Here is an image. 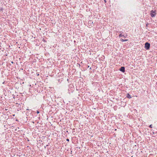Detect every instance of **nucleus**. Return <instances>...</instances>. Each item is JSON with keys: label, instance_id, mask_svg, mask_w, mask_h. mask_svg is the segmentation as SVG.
<instances>
[{"label": "nucleus", "instance_id": "nucleus-1", "mask_svg": "<svg viewBox=\"0 0 157 157\" xmlns=\"http://www.w3.org/2000/svg\"><path fill=\"white\" fill-rule=\"evenodd\" d=\"M156 13H155V11H154L153 10H151L150 11V15L152 17H155L156 15Z\"/></svg>", "mask_w": 157, "mask_h": 157}, {"label": "nucleus", "instance_id": "nucleus-2", "mask_svg": "<svg viewBox=\"0 0 157 157\" xmlns=\"http://www.w3.org/2000/svg\"><path fill=\"white\" fill-rule=\"evenodd\" d=\"M150 44L148 42H146L145 44V48L147 50H148L150 48Z\"/></svg>", "mask_w": 157, "mask_h": 157}, {"label": "nucleus", "instance_id": "nucleus-3", "mask_svg": "<svg viewBox=\"0 0 157 157\" xmlns=\"http://www.w3.org/2000/svg\"><path fill=\"white\" fill-rule=\"evenodd\" d=\"M120 70L123 72H124L125 71L124 67H121L120 69Z\"/></svg>", "mask_w": 157, "mask_h": 157}, {"label": "nucleus", "instance_id": "nucleus-4", "mask_svg": "<svg viewBox=\"0 0 157 157\" xmlns=\"http://www.w3.org/2000/svg\"><path fill=\"white\" fill-rule=\"evenodd\" d=\"M128 40H127V39H125V40H124V39H121V40L122 42H124V41H127Z\"/></svg>", "mask_w": 157, "mask_h": 157}, {"label": "nucleus", "instance_id": "nucleus-5", "mask_svg": "<svg viewBox=\"0 0 157 157\" xmlns=\"http://www.w3.org/2000/svg\"><path fill=\"white\" fill-rule=\"evenodd\" d=\"M127 97L129 98H131V95L128 94H127Z\"/></svg>", "mask_w": 157, "mask_h": 157}, {"label": "nucleus", "instance_id": "nucleus-6", "mask_svg": "<svg viewBox=\"0 0 157 157\" xmlns=\"http://www.w3.org/2000/svg\"><path fill=\"white\" fill-rule=\"evenodd\" d=\"M119 37H121L123 36H124L123 35H122L121 34H120L119 35Z\"/></svg>", "mask_w": 157, "mask_h": 157}, {"label": "nucleus", "instance_id": "nucleus-7", "mask_svg": "<svg viewBox=\"0 0 157 157\" xmlns=\"http://www.w3.org/2000/svg\"><path fill=\"white\" fill-rule=\"evenodd\" d=\"M149 127L151 128H152V124H151L150 125Z\"/></svg>", "mask_w": 157, "mask_h": 157}, {"label": "nucleus", "instance_id": "nucleus-8", "mask_svg": "<svg viewBox=\"0 0 157 157\" xmlns=\"http://www.w3.org/2000/svg\"><path fill=\"white\" fill-rule=\"evenodd\" d=\"M2 8L0 7V11H2Z\"/></svg>", "mask_w": 157, "mask_h": 157}, {"label": "nucleus", "instance_id": "nucleus-9", "mask_svg": "<svg viewBox=\"0 0 157 157\" xmlns=\"http://www.w3.org/2000/svg\"><path fill=\"white\" fill-rule=\"evenodd\" d=\"M66 140H67V141H69V140L68 139H66Z\"/></svg>", "mask_w": 157, "mask_h": 157}, {"label": "nucleus", "instance_id": "nucleus-10", "mask_svg": "<svg viewBox=\"0 0 157 157\" xmlns=\"http://www.w3.org/2000/svg\"><path fill=\"white\" fill-rule=\"evenodd\" d=\"M39 113H40V112H39V111H37V114Z\"/></svg>", "mask_w": 157, "mask_h": 157}, {"label": "nucleus", "instance_id": "nucleus-11", "mask_svg": "<svg viewBox=\"0 0 157 157\" xmlns=\"http://www.w3.org/2000/svg\"><path fill=\"white\" fill-rule=\"evenodd\" d=\"M18 129H19V128H16V129H15V131H17V130H18Z\"/></svg>", "mask_w": 157, "mask_h": 157}, {"label": "nucleus", "instance_id": "nucleus-12", "mask_svg": "<svg viewBox=\"0 0 157 157\" xmlns=\"http://www.w3.org/2000/svg\"><path fill=\"white\" fill-rule=\"evenodd\" d=\"M104 2L105 3H106V2H107V1L106 0H104Z\"/></svg>", "mask_w": 157, "mask_h": 157}, {"label": "nucleus", "instance_id": "nucleus-13", "mask_svg": "<svg viewBox=\"0 0 157 157\" xmlns=\"http://www.w3.org/2000/svg\"><path fill=\"white\" fill-rule=\"evenodd\" d=\"M29 110V109H26V110Z\"/></svg>", "mask_w": 157, "mask_h": 157}, {"label": "nucleus", "instance_id": "nucleus-14", "mask_svg": "<svg viewBox=\"0 0 157 157\" xmlns=\"http://www.w3.org/2000/svg\"><path fill=\"white\" fill-rule=\"evenodd\" d=\"M124 38H125L126 37V36H123Z\"/></svg>", "mask_w": 157, "mask_h": 157}, {"label": "nucleus", "instance_id": "nucleus-15", "mask_svg": "<svg viewBox=\"0 0 157 157\" xmlns=\"http://www.w3.org/2000/svg\"><path fill=\"white\" fill-rule=\"evenodd\" d=\"M91 69V67H90V69Z\"/></svg>", "mask_w": 157, "mask_h": 157}, {"label": "nucleus", "instance_id": "nucleus-16", "mask_svg": "<svg viewBox=\"0 0 157 157\" xmlns=\"http://www.w3.org/2000/svg\"><path fill=\"white\" fill-rule=\"evenodd\" d=\"M91 22V21H90L89 22Z\"/></svg>", "mask_w": 157, "mask_h": 157}]
</instances>
